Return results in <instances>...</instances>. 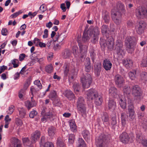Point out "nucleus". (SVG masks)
Returning a JSON list of instances; mask_svg holds the SVG:
<instances>
[{
  "mask_svg": "<svg viewBox=\"0 0 147 147\" xmlns=\"http://www.w3.org/2000/svg\"><path fill=\"white\" fill-rule=\"evenodd\" d=\"M119 8L118 10L114 11L112 10L111 12V17L114 23L117 25L120 24L121 22V14L125 12L124 6L122 4H120Z\"/></svg>",
  "mask_w": 147,
  "mask_h": 147,
  "instance_id": "obj_1",
  "label": "nucleus"
},
{
  "mask_svg": "<svg viewBox=\"0 0 147 147\" xmlns=\"http://www.w3.org/2000/svg\"><path fill=\"white\" fill-rule=\"evenodd\" d=\"M137 40L134 37L128 36L125 39V42L127 52L130 53L133 52L136 45Z\"/></svg>",
  "mask_w": 147,
  "mask_h": 147,
  "instance_id": "obj_2",
  "label": "nucleus"
},
{
  "mask_svg": "<svg viewBox=\"0 0 147 147\" xmlns=\"http://www.w3.org/2000/svg\"><path fill=\"white\" fill-rule=\"evenodd\" d=\"M80 79L82 86L84 89L87 88L90 86L92 82V79L89 74H83Z\"/></svg>",
  "mask_w": 147,
  "mask_h": 147,
  "instance_id": "obj_3",
  "label": "nucleus"
},
{
  "mask_svg": "<svg viewBox=\"0 0 147 147\" xmlns=\"http://www.w3.org/2000/svg\"><path fill=\"white\" fill-rule=\"evenodd\" d=\"M77 103V108L79 113L82 115L86 113V105L84 98L82 97H79L78 99Z\"/></svg>",
  "mask_w": 147,
  "mask_h": 147,
  "instance_id": "obj_4",
  "label": "nucleus"
},
{
  "mask_svg": "<svg viewBox=\"0 0 147 147\" xmlns=\"http://www.w3.org/2000/svg\"><path fill=\"white\" fill-rule=\"evenodd\" d=\"M131 90L134 99L138 101L140 100L141 98L142 92L139 86L138 85H135L132 86Z\"/></svg>",
  "mask_w": 147,
  "mask_h": 147,
  "instance_id": "obj_5",
  "label": "nucleus"
},
{
  "mask_svg": "<svg viewBox=\"0 0 147 147\" xmlns=\"http://www.w3.org/2000/svg\"><path fill=\"white\" fill-rule=\"evenodd\" d=\"M146 27L145 23L142 21H141L138 23L136 26V32L139 34H142L144 32Z\"/></svg>",
  "mask_w": 147,
  "mask_h": 147,
  "instance_id": "obj_6",
  "label": "nucleus"
},
{
  "mask_svg": "<svg viewBox=\"0 0 147 147\" xmlns=\"http://www.w3.org/2000/svg\"><path fill=\"white\" fill-rule=\"evenodd\" d=\"M86 94L87 98L90 100L93 99L98 94V92L94 89H90L86 92Z\"/></svg>",
  "mask_w": 147,
  "mask_h": 147,
  "instance_id": "obj_7",
  "label": "nucleus"
},
{
  "mask_svg": "<svg viewBox=\"0 0 147 147\" xmlns=\"http://www.w3.org/2000/svg\"><path fill=\"white\" fill-rule=\"evenodd\" d=\"M120 139L121 142L124 144H127L129 142H131V139L128 134L126 132H123L120 136Z\"/></svg>",
  "mask_w": 147,
  "mask_h": 147,
  "instance_id": "obj_8",
  "label": "nucleus"
},
{
  "mask_svg": "<svg viewBox=\"0 0 147 147\" xmlns=\"http://www.w3.org/2000/svg\"><path fill=\"white\" fill-rule=\"evenodd\" d=\"M136 15L138 18H143L147 15V10L141 7L139 8L136 10Z\"/></svg>",
  "mask_w": 147,
  "mask_h": 147,
  "instance_id": "obj_9",
  "label": "nucleus"
},
{
  "mask_svg": "<svg viewBox=\"0 0 147 147\" xmlns=\"http://www.w3.org/2000/svg\"><path fill=\"white\" fill-rule=\"evenodd\" d=\"M114 80L116 84L119 87H121V85L124 82V78L119 74L115 75Z\"/></svg>",
  "mask_w": 147,
  "mask_h": 147,
  "instance_id": "obj_10",
  "label": "nucleus"
},
{
  "mask_svg": "<svg viewBox=\"0 0 147 147\" xmlns=\"http://www.w3.org/2000/svg\"><path fill=\"white\" fill-rule=\"evenodd\" d=\"M106 44L109 49L110 50L113 49L114 44V40L113 37L111 36L107 37Z\"/></svg>",
  "mask_w": 147,
  "mask_h": 147,
  "instance_id": "obj_11",
  "label": "nucleus"
},
{
  "mask_svg": "<svg viewBox=\"0 0 147 147\" xmlns=\"http://www.w3.org/2000/svg\"><path fill=\"white\" fill-rule=\"evenodd\" d=\"M103 66L106 71L109 70L112 66V63L109 59H106L103 61Z\"/></svg>",
  "mask_w": 147,
  "mask_h": 147,
  "instance_id": "obj_12",
  "label": "nucleus"
},
{
  "mask_svg": "<svg viewBox=\"0 0 147 147\" xmlns=\"http://www.w3.org/2000/svg\"><path fill=\"white\" fill-rule=\"evenodd\" d=\"M40 133L39 131L36 130L31 135V139L32 142H35L40 137Z\"/></svg>",
  "mask_w": 147,
  "mask_h": 147,
  "instance_id": "obj_13",
  "label": "nucleus"
},
{
  "mask_svg": "<svg viewBox=\"0 0 147 147\" xmlns=\"http://www.w3.org/2000/svg\"><path fill=\"white\" fill-rule=\"evenodd\" d=\"M64 95L69 100H73L75 96L73 92L70 90H67L65 92Z\"/></svg>",
  "mask_w": 147,
  "mask_h": 147,
  "instance_id": "obj_14",
  "label": "nucleus"
},
{
  "mask_svg": "<svg viewBox=\"0 0 147 147\" xmlns=\"http://www.w3.org/2000/svg\"><path fill=\"white\" fill-rule=\"evenodd\" d=\"M32 97L31 98L32 99L31 101L27 100L25 102V105L28 110H29L31 108L36 105V104L35 101L32 100Z\"/></svg>",
  "mask_w": 147,
  "mask_h": 147,
  "instance_id": "obj_15",
  "label": "nucleus"
},
{
  "mask_svg": "<svg viewBox=\"0 0 147 147\" xmlns=\"http://www.w3.org/2000/svg\"><path fill=\"white\" fill-rule=\"evenodd\" d=\"M116 102L113 100H110L108 103L109 109L111 111H113L116 108Z\"/></svg>",
  "mask_w": 147,
  "mask_h": 147,
  "instance_id": "obj_16",
  "label": "nucleus"
},
{
  "mask_svg": "<svg viewBox=\"0 0 147 147\" xmlns=\"http://www.w3.org/2000/svg\"><path fill=\"white\" fill-rule=\"evenodd\" d=\"M88 33L90 36H92L93 35L98 36L99 34L98 28L97 27H95L92 29H89Z\"/></svg>",
  "mask_w": 147,
  "mask_h": 147,
  "instance_id": "obj_17",
  "label": "nucleus"
},
{
  "mask_svg": "<svg viewBox=\"0 0 147 147\" xmlns=\"http://www.w3.org/2000/svg\"><path fill=\"white\" fill-rule=\"evenodd\" d=\"M11 143L13 147H22L20 141L16 138H13L11 140Z\"/></svg>",
  "mask_w": 147,
  "mask_h": 147,
  "instance_id": "obj_18",
  "label": "nucleus"
},
{
  "mask_svg": "<svg viewBox=\"0 0 147 147\" xmlns=\"http://www.w3.org/2000/svg\"><path fill=\"white\" fill-rule=\"evenodd\" d=\"M53 111L52 109H50L49 111L46 112L45 115L41 119V121L43 122L46 121L47 118L51 117L53 115Z\"/></svg>",
  "mask_w": 147,
  "mask_h": 147,
  "instance_id": "obj_19",
  "label": "nucleus"
},
{
  "mask_svg": "<svg viewBox=\"0 0 147 147\" xmlns=\"http://www.w3.org/2000/svg\"><path fill=\"white\" fill-rule=\"evenodd\" d=\"M123 64L127 69L129 68L132 65V61L131 59H124L123 61Z\"/></svg>",
  "mask_w": 147,
  "mask_h": 147,
  "instance_id": "obj_20",
  "label": "nucleus"
},
{
  "mask_svg": "<svg viewBox=\"0 0 147 147\" xmlns=\"http://www.w3.org/2000/svg\"><path fill=\"white\" fill-rule=\"evenodd\" d=\"M94 100L95 103L97 106L101 105L103 102L102 98L100 95H98V94L93 99Z\"/></svg>",
  "mask_w": 147,
  "mask_h": 147,
  "instance_id": "obj_21",
  "label": "nucleus"
},
{
  "mask_svg": "<svg viewBox=\"0 0 147 147\" xmlns=\"http://www.w3.org/2000/svg\"><path fill=\"white\" fill-rule=\"evenodd\" d=\"M65 37L66 36H65L64 33H61L60 35L58 34H57L55 36V41H57L58 42L60 43Z\"/></svg>",
  "mask_w": 147,
  "mask_h": 147,
  "instance_id": "obj_22",
  "label": "nucleus"
},
{
  "mask_svg": "<svg viewBox=\"0 0 147 147\" xmlns=\"http://www.w3.org/2000/svg\"><path fill=\"white\" fill-rule=\"evenodd\" d=\"M80 51L81 55L85 54L87 51L88 46L86 45H82L81 44L79 43Z\"/></svg>",
  "mask_w": 147,
  "mask_h": 147,
  "instance_id": "obj_23",
  "label": "nucleus"
},
{
  "mask_svg": "<svg viewBox=\"0 0 147 147\" xmlns=\"http://www.w3.org/2000/svg\"><path fill=\"white\" fill-rule=\"evenodd\" d=\"M139 71L137 70H134L129 72L128 74L129 77L131 80H134L136 78L137 74Z\"/></svg>",
  "mask_w": 147,
  "mask_h": 147,
  "instance_id": "obj_24",
  "label": "nucleus"
},
{
  "mask_svg": "<svg viewBox=\"0 0 147 147\" xmlns=\"http://www.w3.org/2000/svg\"><path fill=\"white\" fill-rule=\"evenodd\" d=\"M22 140L24 145L26 147H28L32 145V143H34L32 141H30L28 138H23Z\"/></svg>",
  "mask_w": 147,
  "mask_h": 147,
  "instance_id": "obj_25",
  "label": "nucleus"
},
{
  "mask_svg": "<svg viewBox=\"0 0 147 147\" xmlns=\"http://www.w3.org/2000/svg\"><path fill=\"white\" fill-rule=\"evenodd\" d=\"M126 100L124 98H121L120 99L119 103L120 107L123 109H126L127 104Z\"/></svg>",
  "mask_w": 147,
  "mask_h": 147,
  "instance_id": "obj_26",
  "label": "nucleus"
},
{
  "mask_svg": "<svg viewBox=\"0 0 147 147\" xmlns=\"http://www.w3.org/2000/svg\"><path fill=\"white\" fill-rule=\"evenodd\" d=\"M109 29L108 27L105 25H103L102 27L101 32L103 35H105L107 37L109 34Z\"/></svg>",
  "mask_w": 147,
  "mask_h": 147,
  "instance_id": "obj_27",
  "label": "nucleus"
},
{
  "mask_svg": "<svg viewBox=\"0 0 147 147\" xmlns=\"http://www.w3.org/2000/svg\"><path fill=\"white\" fill-rule=\"evenodd\" d=\"M69 125L70 129L73 132H75L77 131V127L74 120H72L70 121Z\"/></svg>",
  "mask_w": 147,
  "mask_h": 147,
  "instance_id": "obj_28",
  "label": "nucleus"
},
{
  "mask_svg": "<svg viewBox=\"0 0 147 147\" xmlns=\"http://www.w3.org/2000/svg\"><path fill=\"white\" fill-rule=\"evenodd\" d=\"M70 65V63H65L63 65L64 73L65 76H67L68 73Z\"/></svg>",
  "mask_w": 147,
  "mask_h": 147,
  "instance_id": "obj_29",
  "label": "nucleus"
},
{
  "mask_svg": "<svg viewBox=\"0 0 147 147\" xmlns=\"http://www.w3.org/2000/svg\"><path fill=\"white\" fill-rule=\"evenodd\" d=\"M49 98L52 100H54L57 99L58 95L56 92L54 90L51 91L49 95Z\"/></svg>",
  "mask_w": 147,
  "mask_h": 147,
  "instance_id": "obj_30",
  "label": "nucleus"
},
{
  "mask_svg": "<svg viewBox=\"0 0 147 147\" xmlns=\"http://www.w3.org/2000/svg\"><path fill=\"white\" fill-rule=\"evenodd\" d=\"M71 54V52L68 49H65L64 53H62L63 57L64 59L68 58L70 56Z\"/></svg>",
  "mask_w": 147,
  "mask_h": 147,
  "instance_id": "obj_31",
  "label": "nucleus"
},
{
  "mask_svg": "<svg viewBox=\"0 0 147 147\" xmlns=\"http://www.w3.org/2000/svg\"><path fill=\"white\" fill-rule=\"evenodd\" d=\"M48 131L49 136H53L55 133L56 129L54 127L51 126L49 128Z\"/></svg>",
  "mask_w": 147,
  "mask_h": 147,
  "instance_id": "obj_32",
  "label": "nucleus"
},
{
  "mask_svg": "<svg viewBox=\"0 0 147 147\" xmlns=\"http://www.w3.org/2000/svg\"><path fill=\"white\" fill-rule=\"evenodd\" d=\"M57 147H65V144L63 139L60 137L57 139Z\"/></svg>",
  "mask_w": 147,
  "mask_h": 147,
  "instance_id": "obj_33",
  "label": "nucleus"
},
{
  "mask_svg": "<svg viewBox=\"0 0 147 147\" xmlns=\"http://www.w3.org/2000/svg\"><path fill=\"white\" fill-rule=\"evenodd\" d=\"M38 53L35 52L33 53L30 55V58L32 60L33 62L36 63L38 59V55L37 54Z\"/></svg>",
  "mask_w": 147,
  "mask_h": 147,
  "instance_id": "obj_34",
  "label": "nucleus"
},
{
  "mask_svg": "<svg viewBox=\"0 0 147 147\" xmlns=\"http://www.w3.org/2000/svg\"><path fill=\"white\" fill-rule=\"evenodd\" d=\"M101 118L103 122H107L109 120V117L107 113L104 112L101 115Z\"/></svg>",
  "mask_w": 147,
  "mask_h": 147,
  "instance_id": "obj_35",
  "label": "nucleus"
},
{
  "mask_svg": "<svg viewBox=\"0 0 147 147\" xmlns=\"http://www.w3.org/2000/svg\"><path fill=\"white\" fill-rule=\"evenodd\" d=\"M123 91L124 94H129L131 92V90L130 86H125L123 87Z\"/></svg>",
  "mask_w": 147,
  "mask_h": 147,
  "instance_id": "obj_36",
  "label": "nucleus"
},
{
  "mask_svg": "<svg viewBox=\"0 0 147 147\" xmlns=\"http://www.w3.org/2000/svg\"><path fill=\"white\" fill-rule=\"evenodd\" d=\"M19 117L21 118H24L26 115L25 110L23 108H20L19 109Z\"/></svg>",
  "mask_w": 147,
  "mask_h": 147,
  "instance_id": "obj_37",
  "label": "nucleus"
},
{
  "mask_svg": "<svg viewBox=\"0 0 147 147\" xmlns=\"http://www.w3.org/2000/svg\"><path fill=\"white\" fill-rule=\"evenodd\" d=\"M103 19L104 20L105 22V23L108 24L109 23L110 20L109 13L105 12V15L103 17Z\"/></svg>",
  "mask_w": 147,
  "mask_h": 147,
  "instance_id": "obj_38",
  "label": "nucleus"
},
{
  "mask_svg": "<svg viewBox=\"0 0 147 147\" xmlns=\"http://www.w3.org/2000/svg\"><path fill=\"white\" fill-rule=\"evenodd\" d=\"M84 138L85 140H88L89 138L90 133L89 131L86 130H84L82 133Z\"/></svg>",
  "mask_w": 147,
  "mask_h": 147,
  "instance_id": "obj_39",
  "label": "nucleus"
},
{
  "mask_svg": "<svg viewBox=\"0 0 147 147\" xmlns=\"http://www.w3.org/2000/svg\"><path fill=\"white\" fill-rule=\"evenodd\" d=\"M140 79L144 81H147V73L145 71L141 73L140 76Z\"/></svg>",
  "mask_w": 147,
  "mask_h": 147,
  "instance_id": "obj_40",
  "label": "nucleus"
},
{
  "mask_svg": "<svg viewBox=\"0 0 147 147\" xmlns=\"http://www.w3.org/2000/svg\"><path fill=\"white\" fill-rule=\"evenodd\" d=\"M78 143V147H86L85 143L83 139L79 138Z\"/></svg>",
  "mask_w": 147,
  "mask_h": 147,
  "instance_id": "obj_41",
  "label": "nucleus"
},
{
  "mask_svg": "<svg viewBox=\"0 0 147 147\" xmlns=\"http://www.w3.org/2000/svg\"><path fill=\"white\" fill-rule=\"evenodd\" d=\"M90 38L86 32L84 31L82 37V40L84 42H88Z\"/></svg>",
  "mask_w": 147,
  "mask_h": 147,
  "instance_id": "obj_42",
  "label": "nucleus"
},
{
  "mask_svg": "<svg viewBox=\"0 0 147 147\" xmlns=\"http://www.w3.org/2000/svg\"><path fill=\"white\" fill-rule=\"evenodd\" d=\"M80 87L79 84L77 83H74L73 85V88L74 92L76 93L79 92Z\"/></svg>",
  "mask_w": 147,
  "mask_h": 147,
  "instance_id": "obj_43",
  "label": "nucleus"
},
{
  "mask_svg": "<svg viewBox=\"0 0 147 147\" xmlns=\"http://www.w3.org/2000/svg\"><path fill=\"white\" fill-rule=\"evenodd\" d=\"M45 70L46 72L51 73L53 70L52 65L50 64L45 66Z\"/></svg>",
  "mask_w": 147,
  "mask_h": 147,
  "instance_id": "obj_44",
  "label": "nucleus"
},
{
  "mask_svg": "<svg viewBox=\"0 0 147 147\" xmlns=\"http://www.w3.org/2000/svg\"><path fill=\"white\" fill-rule=\"evenodd\" d=\"M109 93L113 96H115L117 94V89L114 87H111L109 89Z\"/></svg>",
  "mask_w": 147,
  "mask_h": 147,
  "instance_id": "obj_45",
  "label": "nucleus"
},
{
  "mask_svg": "<svg viewBox=\"0 0 147 147\" xmlns=\"http://www.w3.org/2000/svg\"><path fill=\"white\" fill-rule=\"evenodd\" d=\"M40 147H54V146L51 142H48L44 144H40Z\"/></svg>",
  "mask_w": 147,
  "mask_h": 147,
  "instance_id": "obj_46",
  "label": "nucleus"
},
{
  "mask_svg": "<svg viewBox=\"0 0 147 147\" xmlns=\"http://www.w3.org/2000/svg\"><path fill=\"white\" fill-rule=\"evenodd\" d=\"M75 136L73 134H70L69 136L68 141L69 144H72L74 142Z\"/></svg>",
  "mask_w": 147,
  "mask_h": 147,
  "instance_id": "obj_47",
  "label": "nucleus"
},
{
  "mask_svg": "<svg viewBox=\"0 0 147 147\" xmlns=\"http://www.w3.org/2000/svg\"><path fill=\"white\" fill-rule=\"evenodd\" d=\"M128 119L130 121L133 120L135 117V112H128Z\"/></svg>",
  "mask_w": 147,
  "mask_h": 147,
  "instance_id": "obj_48",
  "label": "nucleus"
},
{
  "mask_svg": "<svg viewBox=\"0 0 147 147\" xmlns=\"http://www.w3.org/2000/svg\"><path fill=\"white\" fill-rule=\"evenodd\" d=\"M116 50L117 55L119 56H122L124 54V52L123 48L119 49L117 48Z\"/></svg>",
  "mask_w": 147,
  "mask_h": 147,
  "instance_id": "obj_49",
  "label": "nucleus"
},
{
  "mask_svg": "<svg viewBox=\"0 0 147 147\" xmlns=\"http://www.w3.org/2000/svg\"><path fill=\"white\" fill-rule=\"evenodd\" d=\"M26 91L24 89H21L18 93V96L20 99H22L23 97L25 94Z\"/></svg>",
  "mask_w": 147,
  "mask_h": 147,
  "instance_id": "obj_50",
  "label": "nucleus"
},
{
  "mask_svg": "<svg viewBox=\"0 0 147 147\" xmlns=\"http://www.w3.org/2000/svg\"><path fill=\"white\" fill-rule=\"evenodd\" d=\"M11 62L12 64L13 65V67L14 68H16L19 65L18 63H19V61L18 59H14L11 60Z\"/></svg>",
  "mask_w": 147,
  "mask_h": 147,
  "instance_id": "obj_51",
  "label": "nucleus"
},
{
  "mask_svg": "<svg viewBox=\"0 0 147 147\" xmlns=\"http://www.w3.org/2000/svg\"><path fill=\"white\" fill-rule=\"evenodd\" d=\"M22 13V10H19L18 11L11 15L10 16V17L11 18H14L18 16L19 15Z\"/></svg>",
  "mask_w": 147,
  "mask_h": 147,
  "instance_id": "obj_52",
  "label": "nucleus"
},
{
  "mask_svg": "<svg viewBox=\"0 0 147 147\" xmlns=\"http://www.w3.org/2000/svg\"><path fill=\"white\" fill-rule=\"evenodd\" d=\"M91 38V41L94 44L96 43L98 41V36L93 35L92 36H90Z\"/></svg>",
  "mask_w": 147,
  "mask_h": 147,
  "instance_id": "obj_53",
  "label": "nucleus"
},
{
  "mask_svg": "<svg viewBox=\"0 0 147 147\" xmlns=\"http://www.w3.org/2000/svg\"><path fill=\"white\" fill-rule=\"evenodd\" d=\"M123 44L120 40H117L116 42V49L117 48H123Z\"/></svg>",
  "mask_w": 147,
  "mask_h": 147,
  "instance_id": "obj_54",
  "label": "nucleus"
},
{
  "mask_svg": "<svg viewBox=\"0 0 147 147\" xmlns=\"http://www.w3.org/2000/svg\"><path fill=\"white\" fill-rule=\"evenodd\" d=\"M34 84L35 85H36L38 87V88H39V90L41 89L42 88V85L40 83V80H35L34 82Z\"/></svg>",
  "mask_w": 147,
  "mask_h": 147,
  "instance_id": "obj_55",
  "label": "nucleus"
},
{
  "mask_svg": "<svg viewBox=\"0 0 147 147\" xmlns=\"http://www.w3.org/2000/svg\"><path fill=\"white\" fill-rule=\"evenodd\" d=\"M144 140L142 137L140 135H137L136 136V140L139 143L142 144Z\"/></svg>",
  "mask_w": 147,
  "mask_h": 147,
  "instance_id": "obj_56",
  "label": "nucleus"
},
{
  "mask_svg": "<svg viewBox=\"0 0 147 147\" xmlns=\"http://www.w3.org/2000/svg\"><path fill=\"white\" fill-rule=\"evenodd\" d=\"M106 41L105 39H104L102 38L100 39V44L101 47H105L106 45Z\"/></svg>",
  "mask_w": 147,
  "mask_h": 147,
  "instance_id": "obj_57",
  "label": "nucleus"
},
{
  "mask_svg": "<svg viewBox=\"0 0 147 147\" xmlns=\"http://www.w3.org/2000/svg\"><path fill=\"white\" fill-rule=\"evenodd\" d=\"M37 114V112L35 110L31 111L29 114V117L30 118H33Z\"/></svg>",
  "mask_w": 147,
  "mask_h": 147,
  "instance_id": "obj_58",
  "label": "nucleus"
},
{
  "mask_svg": "<svg viewBox=\"0 0 147 147\" xmlns=\"http://www.w3.org/2000/svg\"><path fill=\"white\" fill-rule=\"evenodd\" d=\"M14 106L13 105H11L9 107V111H8V114L9 115L11 114L14 111Z\"/></svg>",
  "mask_w": 147,
  "mask_h": 147,
  "instance_id": "obj_59",
  "label": "nucleus"
},
{
  "mask_svg": "<svg viewBox=\"0 0 147 147\" xmlns=\"http://www.w3.org/2000/svg\"><path fill=\"white\" fill-rule=\"evenodd\" d=\"M53 101V103L56 106H60L61 105V103L60 102V100L57 98V99L54 100Z\"/></svg>",
  "mask_w": 147,
  "mask_h": 147,
  "instance_id": "obj_60",
  "label": "nucleus"
},
{
  "mask_svg": "<svg viewBox=\"0 0 147 147\" xmlns=\"http://www.w3.org/2000/svg\"><path fill=\"white\" fill-rule=\"evenodd\" d=\"M141 66L143 67H147V58L146 59H143L142 60Z\"/></svg>",
  "mask_w": 147,
  "mask_h": 147,
  "instance_id": "obj_61",
  "label": "nucleus"
},
{
  "mask_svg": "<svg viewBox=\"0 0 147 147\" xmlns=\"http://www.w3.org/2000/svg\"><path fill=\"white\" fill-rule=\"evenodd\" d=\"M16 124L19 126L22 125L23 124L22 120L18 118H17L16 119Z\"/></svg>",
  "mask_w": 147,
  "mask_h": 147,
  "instance_id": "obj_62",
  "label": "nucleus"
},
{
  "mask_svg": "<svg viewBox=\"0 0 147 147\" xmlns=\"http://www.w3.org/2000/svg\"><path fill=\"white\" fill-rule=\"evenodd\" d=\"M39 90V89H36L35 88V87H34L33 86H32L30 88V91L32 95H33L34 93H35L36 92Z\"/></svg>",
  "mask_w": 147,
  "mask_h": 147,
  "instance_id": "obj_63",
  "label": "nucleus"
},
{
  "mask_svg": "<svg viewBox=\"0 0 147 147\" xmlns=\"http://www.w3.org/2000/svg\"><path fill=\"white\" fill-rule=\"evenodd\" d=\"M78 48L76 46H74L73 47L72 51L73 53L75 55H77V53L78 52Z\"/></svg>",
  "mask_w": 147,
  "mask_h": 147,
  "instance_id": "obj_64",
  "label": "nucleus"
}]
</instances>
